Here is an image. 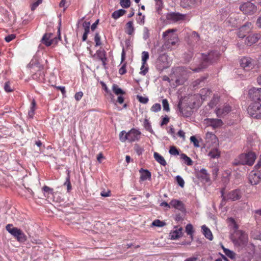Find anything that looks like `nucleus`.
I'll return each mask as SVG.
<instances>
[{
  "mask_svg": "<svg viewBox=\"0 0 261 261\" xmlns=\"http://www.w3.org/2000/svg\"><path fill=\"white\" fill-rule=\"evenodd\" d=\"M175 31L176 30L174 29H169L163 33V37L165 38V42L164 45L162 46L158 49V53L163 52L164 47L172 49V47L175 46L178 42L177 35L174 33Z\"/></svg>",
  "mask_w": 261,
  "mask_h": 261,
  "instance_id": "obj_1",
  "label": "nucleus"
},
{
  "mask_svg": "<svg viewBox=\"0 0 261 261\" xmlns=\"http://www.w3.org/2000/svg\"><path fill=\"white\" fill-rule=\"evenodd\" d=\"M202 62L197 68L191 69L194 72H199L201 69L205 68L209 64L216 61L219 58L220 54L218 52L214 51H211L208 54H202Z\"/></svg>",
  "mask_w": 261,
  "mask_h": 261,
  "instance_id": "obj_2",
  "label": "nucleus"
},
{
  "mask_svg": "<svg viewBox=\"0 0 261 261\" xmlns=\"http://www.w3.org/2000/svg\"><path fill=\"white\" fill-rule=\"evenodd\" d=\"M231 240L235 245L243 246L247 243L248 236L242 230H238L234 232V235L231 237Z\"/></svg>",
  "mask_w": 261,
  "mask_h": 261,
  "instance_id": "obj_3",
  "label": "nucleus"
},
{
  "mask_svg": "<svg viewBox=\"0 0 261 261\" xmlns=\"http://www.w3.org/2000/svg\"><path fill=\"white\" fill-rule=\"evenodd\" d=\"M247 111L251 117L256 119L261 118V105L259 101L251 103L249 106Z\"/></svg>",
  "mask_w": 261,
  "mask_h": 261,
  "instance_id": "obj_4",
  "label": "nucleus"
},
{
  "mask_svg": "<svg viewBox=\"0 0 261 261\" xmlns=\"http://www.w3.org/2000/svg\"><path fill=\"white\" fill-rule=\"evenodd\" d=\"M240 66L245 71L253 69L256 65V61L249 57H243L240 60Z\"/></svg>",
  "mask_w": 261,
  "mask_h": 261,
  "instance_id": "obj_5",
  "label": "nucleus"
},
{
  "mask_svg": "<svg viewBox=\"0 0 261 261\" xmlns=\"http://www.w3.org/2000/svg\"><path fill=\"white\" fill-rule=\"evenodd\" d=\"M256 159L255 154L252 152L241 154L239 156V164L251 166Z\"/></svg>",
  "mask_w": 261,
  "mask_h": 261,
  "instance_id": "obj_6",
  "label": "nucleus"
},
{
  "mask_svg": "<svg viewBox=\"0 0 261 261\" xmlns=\"http://www.w3.org/2000/svg\"><path fill=\"white\" fill-rule=\"evenodd\" d=\"M205 147L207 148H211L213 147H218V139L216 136L210 132H207L205 137Z\"/></svg>",
  "mask_w": 261,
  "mask_h": 261,
  "instance_id": "obj_7",
  "label": "nucleus"
},
{
  "mask_svg": "<svg viewBox=\"0 0 261 261\" xmlns=\"http://www.w3.org/2000/svg\"><path fill=\"white\" fill-rule=\"evenodd\" d=\"M59 39H60V37H57L54 34L49 33H45L43 35L41 41L46 46H49L52 44H57Z\"/></svg>",
  "mask_w": 261,
  "mask_h": 261,
  "instance_id": "obj_8",
  "label": "nucleus"
},
{
  "mask_svg": "<svg viewBox=\"0 0 261 261\" xmlns=\"http://www.w3.org/2000/svg\"><path fill=\"white\" fill-rule=\"evenodd\" d=\"M240 10L245 15H252L257 11L256 6L252 3H244L240 6Z\"/></svg>",
  "mask_w": 261,
  "mask_h": 261,
  "instance_id": "obj_9",
  "label": "nucleus"
},
{
  "mask_svg": "<svg viewBox=\"0 0 261 261\" xmlns=\"http://www.w3.org/2000/svg\"><path fill=\"white\" fill-rule=\"evenodd\" d=\"M224 189H222L221 191V196L223 197V200H231L235 201L240 199L241 197V193L240 190H234L229 192L226 197L224 196Z\"/></svg>",
  "mask_w": 261,
  "mask_h": 261,
  "instance_id": "obj_10",
  "label": "nucleus"
},
{
  "mask_svg": "<svg viewBox=\"0 0 261 261\" xmlns=\"http://www.w3.org/2000/svg\"><path fill=\"white\" fill-rule=\"evenodd\" d=\"M252 29L251 22H247L239 29L237 33L238 36L240 38H244L248 34L251 32Z\"/></svg>",
  "mask_w": 261,
  "mask_h": 261,
  "instance_id": "obj_11",
  "label": "nucleus"
},
{
  "mask_svg": "<svg viewBox=\"0 0 261 261\" xmlns=\"http://www.w3.org/2000/svg\"><path fill=\"white\" fill-rule=\"evenodd\" d=\"M248 180L252 185H257L261 180V171L257 170L251 171L249 174Z\"/></svg>",
  "mask_w": 261,
  "mask_h": 261,
  "instance_id": "obj_12",
  "label": "nucleus"
},
{
  "mask_svg": "<svg viewBox=\"0 0 261 261\" xmlns=\"http://www.w3.org/2000/svg\"><path fill=\"white\" fill-rule=\"evenodd\" d=\"M186 17V14H180L179 13L171 12L168 13L166 18L168 20H171L174 22L185 20Z\"/></svg>",
  "mask_w": 261,
  "mask_h": 261,
  "instance_id": "obj_13",
  "label": "nucleus"
},
{
  "mask_svg": "<svg viewBox=\"0 0 261 261\" xmlns=\"http://www.w3.org/2000/svg\"><path fill=\"white\" fill-rule=\"evenodd\" d=\"M141 135V132L135 129L132 128L127 133V140L129 142L139 140Z\"/></svg>",
  "mask_w": 261,
  "mask_h": 261,
  "instance_id": "obj_14",
  "label": "nucleus"
},
{
  "mask_svg": "<svg viewBox=\"0 0 261 261\" xmlns=\"http://www.w3.org/2000/svg\"><path fill=\"white\" fill-rule=\"evenodd\" d=\"M249 96L254 102L257 101H261V88L256 89L252 88L249 91Z\"/></svg>",
  "mask_w": 261,
  "mask_h": 261,
  "instance_id": "obj_15",
  "label": "nucleus"
},
{
  "mask_svg": "<svg viewBox=\"0 0 261 261\" xmlns=\"http://www.w3.org/2000/svg\"><path fill=\"white\" fill-rule=\"evenodd\" d=\"M93 58L96 60L101 61L103 66L106 65L107 58L106 57V52L105 50L99 49L97 50L95 54L94 55Z\"/></svg>",
  "mask_w": 261,
  "mask_h": 261,
  "instance_id": "obj_16",
  "label": "nucleus"
},
{
  "mask_svg": "<svg viewBox=\"0 0 261 261\" xmlns=\"http://www.w3.org/2000/svg\"><path fill=\"white\" fill-rule=\"evenodd\" d=\"M196 177L202 182H207L210 180V174L205 169H202L196 172Z\"/></svg>",
  "mask_w": 261,
  "mask_h": 261,
  "instance_id": "obj_17",
  "label": "nucleus"
},
{
  "mask_svg": "<svg viewBox=\"0 0 261 261\" xmlns=\"http://www.w3.org/2000/svg\"><path fill=\"white\" fill-rule=\"evenodd\" d=\"M167 56L165 54L159 56L157 60V65L160 69H165L168 67Z\"/></svg>",
  "mask_w": 261,
  "mask_h": 261,
  "instance_id": "obj_18",
  "label": "nucleus"
},
{
  "mask_svg": "<svg viewBox=\"0 0 261 261\" xmlns=\"http://www.w3.org/2000/svg\"><path fill=\"white\" fill-rule=\"evenodd\" d=\"M260 38L259 34H252L248 35L245 41V44L248 46H251L258 41Z\"/></svg>",
  "mask_w": 261,
  "mask_h": 261,
  "instance_id": "obj_19",
  "label": "nucleus"
},
{
  "mask_svg": "<svg viewBox=\"0 0 261 261\" xmlns=\"http://www.w3.org/2000/svg\"><path fill=\"white\" fill-rule=\"evenodd\" d=\"M42 191L43 192L44 197L46 199H50L54 200V196L56 193L53 188H51L47 186H44L42 188Z\"/></svg>",
  "mask_w": 261,
  "mask_h": 261,
  "instance_id": "obj_20",
  "label": "nucleus"
},
{
  "mask_svg": "<svg viewBox=\"0 0 261 261\" xmlns=\"http://www.w3.org/2000/svg\"><path fill=\"white\" fill-rule=\"evenodd\" d=\"M170 205L171 207L182 212L185 211V204L181 201L177 199H172L170 202Z\"/></svg>",
  "mask_w": 261,
  "mask_h": 261,
  "instance_id": "obj_21",
  "label": "nucleus"
},
{
  "mask_svg": "<svg viewBox=\"0 0 261 261\" xmlns=\"http://www.w3.org/2000/svg\"><path fill=\"white\" fill-rule=\"evenodd\" d=\"M231 110V107L229 105H225L222 108H218L216 114L218 117H222L227 114Z\"/></svg>",
  "mask_w": 261,
  "mask_h": 261,
  "instance_id": "obj_22",
  "label": "nucleus"
},
{
  "mask_svg": "<svg viewBox=\"0 0 261 261\" xmlns=\"http://www.w3.org/2000/svg\"><path fill=\"white\" fill-rule=\"evenodd\" d=\"M207 125L212 126L214 128H218L221 126L223 123L221 119L207 118L205 119Z\"/></svg>",
  "mask_w": 261,
  "mask_h": 261,
  "instance_id": "obj_23",
  "label": "nucleus"
},
{
  "mask_svg": "<svg viewBox=\"0 0 261 261\" xmlns=\"http://www.w3.org/2000/svg\"><path fill=\"white\" fill-rule=\"evenodd\" d=\"M32 77L33 80H36L39 82H44L45 73L43 69L38 70L36 72L33 74Z\"/></svg>",
  "mask_w": 261,
  "mask_h": 261,
  "instance_id": "obj_24",
  "label": "nucleus"
},
{
  "mask_svg": "<svg viewBox=\"0 0 261 261\" xmlns=\"http://www.w3.org/2000/svg\"><path fill=\"white\" fill-rule=\"evenodd\" d=\"M218 147H213L210 149L208 155L212 159H218L220 156L221 151L218 148Z\"/></svg>",
  "mask_w": 261,
  "mask_h": 261,
  "instance_id": "obj_25",
  "label": "nucleus"
},
{
  "mask_svg": "<svg viewBox=\"0 0 261 261\" xmlns=\"http://www.w3.org/2000/svg\"><path fill=\"white\" fill-rule=\"evenodd\" d=\"M199 95L203 100H206L211 97L212 91L208 88H203L200 91Z\"/></svg>",
  "mask_w": 261,
  "mask_h": 261,
  "instance_id": "obj_26",
  "label": "nucleus"
},
{
  "mask_svg": "<svg viewBox=\"0 0 261 261\" xmlns=\"http://www.w3.org/2000/svg\"><path fill=\"white\" fill-rule=\"evenodd\" d=\"M6 230L12 236L16 238L21 231L17 227H13L12 224H9L6 227Z\"/></svg>",
  "mask_w": 261,
  "mask_h": 261,
  "instance_id": "obj_27",
  "label": "nucleus"
},
{
  "mask_svg": "<svg viewBox=\"0 0 261 261\" xmlns=\"http://www.w3.org/2000/svg\"><path fill=\"white\" fill-rule=\"evenodd\" d=\"M174 230L171 231L170 233V237L172 240L178 239L182 234V228L181 227L177 228Z\"/></svg>",
  "mask_w": 261,
  "mask_h": 261,
  "instance_id": "obj_28",
  "label": "nucleus"
},
{
  "mask_svg": "<svg viewBox=\"0 0 261 261\" xmlns=\"http://www.w3.org/2000/svg\"><path fill=\"white\" fill-rule=\"evenodd\" d=\"M90 22L89 21H85L83 23V27L84 29V33L83 35L82 40L85 41L87 39V36L90 31Z\"/></svg>",
  "mask_w": 261,
  "mask_h": 261,
  "instance_id": "obj_29",
  "label": "nucleus"
},
{
  "mask_svg": "<svg viewBox=\"0 0 261 261\" xmlns=\"http://www.w3.org/2000/svg\"><path fill=\"white\" fill-rule=\"evenodd\" d=\"M135 31L134 22L133 21H129L125 25V32L129 35H132Z\"/></svg>",
  "mask_w": 261,
  "mask_h": 261,
  "instance_id": "obj_30",
  "label": "nucleus"
},
{
  "mask_svg": "<svg viewBox=\"0 0 261 261\" xmlns=\"http://www.w3.org/2000/svg\"><path fill=\"white\" fill-rule=\"evenodd\" d=\"M140 172L141 173L140 179L141 180L144 181L151 178V173L148 170L141 169Z\"/></svg>",
  "mask_w": 261,
  "mask_h": 261,
  "instance_id": "obj_31",
  "label": "nucleus"
},
{
  "mask_svg": "<svg viewBox=\"0 0 261 261\" xmlns=\"http://www.w3.org/2000/svg\"><path fill=\"white\" fill-rule=\"evenodd\" d=\"M153 156L155 161L161 165L165 166L167 165L166 161L164 157L160 155L159 153L154 152L153 153Z\"/></svg>",
  "mask_w": 261,
  "mask_h": 261,
  "instance_id": "obj_32",
  "label": "nucleus"
},
{
  "mask_svg": "<svg viewBox=\"0 0 261 261\" xmlns=\"http://www.w3.org/2000/svg\"><path fill=\"white\" fill-rule=\"evenodd\" d=\"M178 108L180 114L184 117H188L191 115V111L187 110L186 109L181 107V102H179L178 104Z\"/></svg>",
  "mask_w": 261,
  "mask_h": 261,
  "instance_id": "obj_33",
  "label": "nucleus"
},
{
  "mask_svg": "<svg viewBox=\"0 0 261 261\" xmlns=\"http://www.w3.org/2000/svg\"><path fill=\"white\" fill-rule=\"evenodd\" d=\"M203 234L204 236L210 240H212L213 236L210 229L208 228L205 225H203L201 227Z\"/></svg>",
  "mask_w": 261,
  "mask_h": 261,
  "instance_id": "obj_34",
  "label": "nucleus"
},
{
  "mask_svg": "<svg viewBox=\"0 0 261 261\" xmlns=\"http://www.w3.org/2000/svg\"><path fill=\"white\" fill-rule=\"evenodd\" d=\"M227 222L228 224V226L231 228H233L234 229V232H235L237 230H238L239 226L237 224L235 220L233 218H228L227 219Z\"/></svg>",
  "mask_w": 261,
  "mask_h": 261,
  "instance_id": "obj_35",
  "label": "nucleus"
},
{
  "mask_svg": "<svg viewBox=\"0 0 261 261\" xmlns=\"http://www.w3.org/2000/svg\"><path fill=\"white\" fill-rule=\"evenodd\" d=\"M126 13V11L123 9H119L117 11H114L112 15V17L115 19H117L120 17L123 16Z\"/></svg>",
  "mask_w": 261,
  "mask_h": 261,
  "instance_id": "obj_36",
  "label": "nucleus"
},
{
  "mask_svg": "<svg viewBox=\"0 0 261 261\" xmlns=\"http://www.w3.org/2000/svg\"><path fill=\"white\" fill-rule=\"evenodd\" d=\"M112 90L113 92L117 95H123L125 94V92L122 90V89L119 87L116 84H113L112 86Z\"/></svg>",
  "mask_w": 261,
  "mask_h": 261,
  "instance_id": "obj_37",
  "label": "nucleus"
},
{
  "mask_svg": "<svg viewBox=\"0 0 261 261\" xmlns=\"http://www.w3.org/2000/svg\"><path fill=\"white\" fill-rule=\"evenodd\" d=\"M70 177L69 172L68 171V173H67V176L66 178V181L64 183V185L67 186V190L68 192H69L72 189V186H71V184L70 182Z\"/></svg>",
  "mask_w": 261,
  "mask_h": 261,
  "instance_id": "obj_38",
  "label": "nucleus"
},
{
  "mask_svg": "<svg viewBox=\"0 0 261 261\" xmlns=\"http://www.w3.org/2000/svg\"><path fill=\"white\" fill-rule=\"evenodd\" d=\"M181 158L184 161L185 163L188 166H191L193 164V161L186 154H181Z\"/></svg>",
  "mask_w": 261,
  "mask_h": 261,
  "instance_id": "obj_39",
  "label": "nucleus"
},
{
  "mask_svg": "<svg viewBox=\"0 0 261 261\" xmlns=\"http://www.w3.org/2000/svg\"><path fill=\"white\" fill-rule=\"evenodd\" d=\"M151 225L153 226L161 227L165 226L166 223L164 221H161L160 220L156 219L152 222Z\"/></svg>",
  "mask_w": 261,
  "mask_h": 261,
  "instance_id": "obj_40",
  "label": "nucleus"
},
{
  "mask_svg": "<svg viewBox=\"0 0 261 261\" xmlns=\"http://www.w3.org/2000/svg\"><path fill=\"white\" fill-rule=\"evenodd\" d=\"M17 240L20 242H24L27 240V237L25 234L21 230L19 234L16 237Z\"/></svg>",
  "mask_w": 261,
  "mask_h": 261,
  "instance_id": "obj_41",
  "label": "nucleus"
},
{
  "mask_svg": "<svg viewBox=\"0 0 261 261\" xmlns=\"http://www.w3.org/2000/svg\"><path fill=\"white\" fill-rule=\"evenodd\" d=\"M4 88L6 92H11L14 91V88L11 86V83L9 81L5 83Z\"/></svg>",
  "mask_w": 261,
  "mask_h": 261,
  "instance_id": "obj_42",
  "label": "nucleus"
},
{
  "mask_svg": "<svg viewBox=\"0 0 261 261\" xmlns=\"http://www.w3.org/2000/svg\"><path fill=\"white\" fill-rule=\"evenodd\" d=\"M149 53L147 51H144L142 53V62L143 65L146 64L147 60L149 59Z\"/></svg>",
  "mask_w": 261,
  "mask_h": 261,
  "instance_id": "obj_43",
  "label": "nucleus"
},
{
  "mask_svg": "<svg viewBox=\"0 0 261 261\" xmlns=\"http://www.w3.org/2000/svg\"><path fill=\"white\" fill-rule=\"evenodd\" d=\"M134 150L138 155H140L144 151V149L139 145L136 144L134 146Z\"/></svg>",
  "mask_w": 261,
  "mask_h": 261,
  "instance_id": "obj_44",
  "label": "nucleus"
},
{
  "mask_svg": "<svg viewBox=\"0 0 261 261\" xmlns=\"http://www.w3.org/2000/svg\"><path fill=\"white\" fill-rule=\"evenodd\" d=\"M120 4L123 8H127L130 5V0H120Z\"/></svg>",
  "mask_w": 261,
  "mask_h": 261,
  "instance_id": "obj_45",
  "label": "nucleus"
},
{
  "mask_svg": "<svg viewBox=\"0 0 261 261\" xmlns=\"http://www.w3.org/2000/svg\"><path fill=\"white\" fill-rule=\"evenodd\" d=\"M119 139L122 142L127 140V133L125 130H122L120 133Z\"/></svg>",
  "mask_w": 261,
  "mask_h": 261,
  "instance_id": "obj_46",
  "label": "nucleus"
},
{
  "mask_svg": "<svg viewBox=\"0 0 261 261\" xmlns=\"http://www.w3.org/2000/svg\"><path fill=\"white\" fill-rule=\"evenodd\" d=\"M222 247L223 248L224 252L225 254L227 256H228V257H229L231 258H233L234 257L235 254L233 251H232L228 249L224 248L223 246Z\"/></svg>",
  "mask_w": 261,
  "mask_h": 261,
  "instance_id": "obj_47",
  "label": "nucleus"
},
{
  "mask_svg": "<svg viewBox=\"0 0 261 261\" xmlns=\"http://www.w3.org/2000/svg\"><path fill=\"white\" fill-rule=\"evenodd\" d=\"M169 152L170 154L173 155H177L179 154L178 150L174 146L170 147Z\"/></svg>",
  "mask_w": 261,
  "mask_h": 261,
  "instance_id": "obj_48",
  "label": "nucleus"
},
{
  "mask_svg": "<svg viewBox=\"0 0 261 261\" xmlns=\"http://www.w3.org/2000/svg\"><path fill=\"white\" fill-rule=\"evenodd\" d=\"M94 41L95 42V46H100L101 44L100 36L98 33H96L95 35Z\"/></svg>",
  "mask_w": 261,
  "mask_h": 261,
  "instance_id": "obj_49",
  "label": "nucleus"
},
{
  "mask_svg": "<svg viewBox=\"0 0 261 261\" xmlns=\"http://www.w3.org/2000/svg\"><path fill=\"white\" fill-rule=\"evenodd\" d=\"M162 104L163 110L166 112L170 111L169 105L167 99H164L162 100Z\"/></svg>",
  "mask_w": 261,
  "mask_h": 261,
  "instance_id": "obj_50",
  "label": "nucleus"
},
{
  "mask_svg": "<svg viewBox=\"0 0 261 261\" xmlns=\"http://www.w3.org/2000/svg\"><path fill=\"white\" fill-rule=\"evenodd\" d=\"M148 71V65L146 63V64H144V66L143 65V62H142V66L141 67V71L140 74L145 75L147 72Z\"/></svg>",
  "mask_w": 261,
  "mask_h": 261,
  "instance_id": "obj_51",
  "label": "nucleus"
},
{
  "mask_svg": "<svg viewBox=\"0 0 261 261\" xmlns=\"http://www.w3.org/2000/svg\"><path fill=\"white\" fill-rule=\"evenodd\" d=\"M161 110V105L159 103H157L153 105L150 109V110L153 112H158L160 111Z\"/></svg>",
  "mask_w": 261,
  "mask_h": 261,
  "instance_id": "obj_52",
  "label": "nucleus"
},
{
  "mask_svg": "<svg viewBox=\"0 0 261 261\" xmlns=\"http://www.w3.org/2000/svg\"><path fill=\"white\" fill-rule=\"evenodd\" d=\"M237 20L236 18H233L231 17H230L226 21V23H228V25L231 27H235L237 24Z\"/></svg>",
  "mask_w": 261,
  "mask_h": 261,
  "instance_id": "obj_53",
  "label": "nucleus"
},
{
  "mask_svg": "<svg viewBox=\"0 0 261 261\" xmlns=\"http://www.w3.org/2000/svg\"><path fill=\"white\" fill-rule=\"evenodd\" d=\"M137 97L139 101L142 103L146 104L148 102L149 100L148 98L146 97L137 95Z\"/></svg>",
  "mask_w": 261,
  "mask_h": 261,
  "instance_id": "obj_54",
  "label": "nucleus"
},
{
  "mask_svg": "<svg viewBox=\"0 0 261 261\" xmlns=\"http://www.w3.org/2000/svg\"><path fill=\"white\" fill-rule=\"evenodd\" d=\"M186 231L189 235L192 236L193 233V226L191 224H188L186 227Z\"/></svg>",
  "mask_w": 261,
  "mask_h": 261,
  "instance_id": "obj_55",
  "label": "nucleus"
},
{
  "mask_svg": "<svg viewBox=\"0 0 261 261\" xmlns=\"http://www.w3.org/2000/svg\"><path fill=\"white\" fill-rule=\"evenodd\" d=\"M176 181L178 184L181 187H184L185 185V181L181 177L178 175L176 177Z\"/></svg>",
  "mask_w": 261,
  "mask_h": 261,
  "instance_id": "obj_56",
  "label": "nucleus"
},
{
  "mask_svg": "<svg viewBox=\"0 0 261 261\" xmlns=\"http://www.w3.org/2000/svg\"><path fill=\"white\" fill-rule=\"evenodd\" d=\"M190 141L191 142L193 143L195 147H199V142L195 136H191L190 137Z\"/></svg>",
  "mask_w": 261,
  "mask_h": 261,
  "instance_id": "obj_57",
  "label": "nucleus"
},
{
  "mask_svg": "<svg viewBox=\"0 0 261 261\" xmlns=\"http://www.w3.org/2000/svg\"><path fill=\"white\" fill-rule=\"evenodd\" d=\"M126 63H125L123 64L122 67L119 70V73L121 75H123L126 72Z\"/></svg>",
  "mask_w": 261,
  "mask_h": 261,
  "instance_id": "obj_58",
  "label": "nucleus"
},
{
  "mask_svg": "<svg viewBox=\"0 0 261 261\" xmlns=\"http://www.w3.org/2000/svg\"><path fill=\"white\" fill-rule=\"evenodd\" d=\"M169 118L167 116H166V117H164L162 120L160 124L161 126H163L164 125L167 124L169 122Z\"/></svg>",
  "mask_w": 261,
  "mask_h": 261,
  "instance_id": "obj_59",
  "label": "nucleus"
},
{
  "mask_svg": "<svg viewBox=\"0 0 261 261\" xmlns=\"http://www.w3.org/2000/svg\"><path fill=\"white\" fill-rule=\"evenodd\" d=\"M16 35L15 34H11L6 36L5 38V40L7 42H10V41L14 39Z\"/></svg>",
  "mask_w": 261,
  "mask_h": 261,
  "instance_id": "obj_60",
  "label": "nucleus"
},
{
  "mask_svg": "<svg viewBox=\"0 0 261 261\" xmlns=\"http://www.w3.org/2000/svg\"><path fill=\"white\" fill-rule=\"evenodd\" d=\"M95 226L96 228H100V229L99 230L100 232H102L104 230H103V229L105 227V226L102 223L100 222H97L95 224Z\"/></svg>",
  "mask_w": 261,
  "mask_h": 261,
  "instance_id": "obj_61",
  "label": "nucleus"
},
{
  "mask_svg": "<svg viewBox=\"0 0 261 261\" xmlns=\"http://www.w3.org/2000/svg\"><path fill=\"white\" fill-rule=\"evenodd\" d=\"M83 96V93L81 91L77 92L74 95V98L76 101H79L81 99Z\"/></svg>",
  "mask_w": 261,
  "mask_h": 261,
  "instance_id": "obj_62",
  "label": "nucleus"
},
{
  "mask_svg": "<svg viewBox=\"0 0 261 261\" xmlns=\"http://www.w3.org/2000/svg\"><path fill=\"white\" fill-rule=\"evenodd\" d=\"M42 2V0H37V1L33 3L31 6V10L34 11L39 4H40Z\"/></svg>",
  "mask_w": 261,
  "mask_h": 261,
  "instance_id": "obj_63",
  "label": "nucleus"
},
{
  "mask_svg": "<svg viewBox=\"0 0 261 261\" xmlns=\"http://www.w3.org/2000/svg\"><path fill=\"white\" fill-rule=\"evenodd\" d=\"M219 100L218 96H214L213 99L211 101L210 104L213 106L214 105H216L217 102Z\"/></svg>",
  "mask_w": 261,
  "mask_h": 261,
  "instance_id": "obj_64",
  "label": "nucleus"
}]
</instances>
